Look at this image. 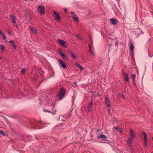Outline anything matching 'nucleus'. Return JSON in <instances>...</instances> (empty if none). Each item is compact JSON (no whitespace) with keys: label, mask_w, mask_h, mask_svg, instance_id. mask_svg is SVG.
Masks as SVG:
<instances>
[{"label":"nucleus","mask_w":153,"mask_h":153,"mask_svg":"<svg viewBox=\"0 0 153 153\" xmlns=\"http://www.w3.org/2000/svg\"><path fill=\"white\" fill-rule=\"evenodd\" d=\"M65 90L64 88H61L58 95L59 100H61L65 96L66 93Z\"/></svg>","instance_id":"nucleus-1"},{"label":"nucleus","mask_w":153,"mask_h":153,"mask_svg":"<svg viewBox=\"0 0 153 153\" xmlns=\"http://www.w3.org/2000/svg\"><path fill=\"white\" fill-rule=\"evenodd\" d=\"M130 137H129L128 140V144L130 145H131L132 143L131 141L134 139V137L135 135L134 134V132L131 129L130 130Z\"/></svg>","instance_id":"nucleus-2"},{"label":"nucleus","mask_w":153,"mask_h":153,"mask_svg":"<svg viewBox=\"0 0 153 153\" xmlns=\"http://www.w3.org/2000/svg\"><path fill=\"white\" fill-rule=\"evenodd\" d=\"M142 134L144 136V145L146 146L147 145V135L145 132H143L142 133Z\"/></svg>","instance_id":"nucleus-3"},{"label":"nucleus","mask_w":153,"mask_h":153,"mask_svg":"<svg viewBox=\"0 0 153 153\" xmlns=\"http://www.w3.org/2000/svg\"><path fill=\"white\" fill-rule=\"evenodd\" d=\"M38 10L41 13H43L45 12V8L43 6H39L38 7Z\"/></svg>","instance_id":"nucleus-4"},{"label":"nucleus","mask_w":153,"mask_h":153,"mask_svg":"<svg viewBox=\"0 0 153 153\" xmlns=\"http://www.w3.org/2000/svg\"><path fill=\"white\" fill-rule=\"evenodd\" d=\"M59 55L64 59H68L67 57H66L63 53H62V50L60 49H59Z\"/></svg>","instance_id":"nucleus-5"},{"label":"nucleus","mask_w":153,"mask_h":153,"mask_svg":"<svg viewBox=\"0 0 153 153\" xmlns=\"http://www.w3.org/2000/svg\"><path fill=\"white\" fill-rule=\"evenodd\" d=\"M41 123L40 122H37L36 123L35 125L36 126H34L33 128H42L41 126Z\"/></svg>","instance_id":"nucleus-6"},{"label":"nucleus","mask_w":153,"mask_h":153,"mask_svg":"<svg viewBox=\"0 0 153 153\" xmlns=\"http://www.w3.org/2000/svg\"><path fill=\"white\" fill-rule=\"evenodd\" d=\"M54 14L56 16V19L58 21H59L60 20L61 17L60 16H59L58 14L55 11H54Z\"/></svg>","instance_id":"nucleus-7"},{"label":"nucleus","mask_w":153,"mask_h":153,"mask_svg":"<svg viewBox=\"0 0 153 153\" xmlns=\"http://www.w3.org/2000/svg\"><path fill=\"white\" fill-rule=\"evenodd\" d=\"M30 28L33 34H37V32L35 28L30 26Z\"/></svg>","instance_id":"nucleus-8"},{"label":"nucleus","mask_w":153,"mask_h":153,"mask_svg":"<svg viewBox=\"0 0 153 153\" xmlns=\"http://www.w3.org/2000/svg\"><path fill=\"white\" fill-rule=\"evenodd\" d=\"M71 13L74 19L75 20L76 22H78L79 21L77 17L76 16L75 14L74 13V12H71Z\"/></svg>","instance_id":"nucleus-9"},{"label":"nucleus","mask_w":153,"mask_h":153,"mask_svg":"<svg viewBox=\"0 0 153 153\" xmlns=\"http://www.w3.org/2000/svg\"><path fill=\"white\" fill-rule=\"evenodd\" d=\"M123 74L124 76L125 77V79L126 81V82H128L129 80L128 78V74L126 73L124 71L123 72Z\"/></svg>","instance_id":"nucleus-10"},{"label":"nucleus","mask_w":153,"mask_h":153,"mask_svg":"<svg viewBox=\"0 0 153 153\" xmlns=\"http://www.w3.org/2000/svg\"><path fill=\"white\" fill-rule=\"evenodd\" d=\"M9 43L14 49H16V45L15 44L14 41L11 40L10 41Z\"/></svg>","instance_id":"nucleus-11"},{"label":"nucleus","mask_w":153,"mask_h":153,"mask_svg":"<svg viewBox=\"0 0 153 153\" xmlns=\"http://www.w3.org/2000/svg\"><path fill=\"white\" fill-rule=\"evenodd\" d=\"M59 62L61 65L62 67L63 68H66V65L65 63L61 59H59Z\"/></svg>","instance_id":"nucleus-12"},{"label":"nucleus","mask_w":153,"mask_h":153,"mask_svg":"<svg viewBox=\"0 0 153 153\" xmlns=\"http://www.w3.org/2000/svg\"><path fill=\"white\" fill-rule=\"evenodd\" d=\"M105 99L106 104L107 105V106L108 107H110L111 105V103L109 100L106 97H105Z\"/></svg>","instance_id":"nucleus-13"},{"label":"nucleus","mask_w":153,"mask_h":153,"mask_svg":"<svg viewBox=\"0 0 153 153\" xmlns=\"http://www.w3.org/2000/svg\"><path fill=\"white\" fill-rule=\"evenodd\" d=\"M92 103H93V102H92V101H91V102L90 103H89V104L88 106V111H91L92 109V107L91 106L92 105Z\"/></svg>","instance_id":"nucleus-14"},{"label":"nucleus","mask_w":153,"mask_h":153,"mask_svg":"<svg viewBox=\"0 0 153 153\" xmlns=\"http://www.w3.org/2000/svg\"><path fill=\"white\" fill-rule=\"evenodd\" d=\"M111 23L113 25H116L117 23V21L114 19H110Z\"/></svg>","instance_id":"nucleus-15"},{"label":"nucleus","mask_w":153,"mask_h":153,"mask_svg":"<svg viewBox=\"0 0 153 153\" xmlns=\"http://www.w3.org/2000/svg\"><path fill=\"white\" fill-rule=\"evenodd\" d=\"M68 53H69L74 58H76V57L75 55L74 54L73 52L70 50L68 51Z\"/></svg>","instance_id":"nucleus-16"},{"label":"nucleus","mask_w":153,"mask_h":153,"mask_svg":"<svg viewBox=\"0 0 153 153\" xmlns=\"http://www.w3.org/2000/svg\"><path fill=\"white\" fill-rule=\"evenodd\" d=\"M97 137L98 138H101L102 139L105 140L106 138V136L105 135L102 134L98 136Z\"/></svg>","instance_id":"nucleus-17"},{"label":"nucleus","mask_w":153,"mask_h":153,"mask_svg":"<svg viewBox=\"0 0 153 153\" xmlns=\"http://www.w3.org/2000/svg\"><path fill=\"white\" fill-rule=\"evenodd\" d=\"M75 65L77 67L79 68L81 70H82L83 69V68L82 66L79 64L78 63H76L75 64Z\"/></svg>","instance_id":"nucleus-18"},{"label":"nucleus","mask_w":153,"mask_h":153,"mask_svg":"<svg viewBox=\"0 0 153 153\" xmlns=\"http://www.w3.org/2000/svg\"><path fill=\"white\" fill-rule=\"evenodd\" d=\"M58 42L60 43L61 45H63L65 44V42L63 40H62L58 39Z\"/></svg>","instance_id":"nucleus-19"},{"label":"nucleus","mask_w":153,"mask_h":153,"mask_svg":"<svg viewBox=\"0 0 153 153\" xmlns=\"http://www.w3.org/2000/svg\"><path fill=\"white\" fill-rule=\"evenodd\" d=\"M132 78L133 79V84H134L135 83V77L136 76L135 74H131V75Z\"/></svg>","instance_id":"nucleus-20"},{"label":"nucleus","mask_w":153,"mask_h":153,"mask_svg":"<svg viewBox=\"0 0 153 153\" xmlns=\"http://www.w3.org/2000/svg\"><path fill=\"white\" fill-rule=\"evenodd\" d=\"M115 128L117 130V131H118L119 132H122V131L121 129V128L119 126H116L115 127Z\"/></svg>","instance_id":"nucleus-21"},{"label":"nucleus","mask_w":153,"mask_h":153,"mask_svg":"<svg viewBox=\"0 0 153 153\" xmlns=\"http://www.w3.org/2000/svg\"><path fill=\"white\" fill-rule=\"evenodd\" d=\"M130 45H131V46H130V49L131 51H132L133 50H134V47L132 42L130 43Z\"/></svg>","instance_id":"nucleus-22"},{"label":"nucleus","mask_w":153,"mask_h":153,"mask_svg":"<svg viewBox=\"0 0 153 153\" xmlns=\"http://www.w3.org/2000/svg\"><path fill=\"white\" fill-rule=\"evenodd\" d=\"M0 48L2 51H4V46L2 45H0Z\"/></svg>","instance_id":"nucleus-23"},{"label":"nucleus","mask_w":153,"mask_h":153,"mask_svg":"<svg viewBox=\"0 0 153 153\" xmlns=\"http://www.w3.org/2000/svg\"><path fill=\"white\" fill-rule=\"evenodd\" d=\"M77 37L79 39L81 40H82V38L81 37V36H80V35L79 34H77L76 35Z\"/></svg>","instance_id":"nucleus-24"},{"label":"nucleus","mask_w":153,"mask_h":153,"mask_svg":"<svg viewBox=\"0 0 153 153\" xmlns=\"http://www.w3.org/2000/svg\"><path fill=\"white\" fill-rule=\"evenodd\" d=\"M120 97H121L123 99H124L125 98L124 95L123 94H120Z\"/></svg>","instance_id":"nucleus-25"},{"label":"nucleus","mask_w":153,"mask_h":153,"mask_svg":"<svg viewBox=\"0 0 153 153\" xmlns=\"http://www.w3.org/2000/svg\"><path fill=\"white\" fill-rule=\"evenodd\" d=\"M2 35L3 36V39H5L6 38V36H5V34L4 33Z\"/></svg>","instance_id":"nucleus-26"},{"label":"nucleus","mask_w":153,"mask_h":153,"mask_svg":"<svg viewBox=\"0 0 153 153\" xmlns=\"http://www.w3.org/2000/svg\"><path fill=\"white\" fill-rule=\"evenodd\" d=\"M0 134H1L3 135H4V132L3 131L0 130Z\"/></svg>","instance_id":"nucleus-27"},{"label":"nucleus","mask_w":153,"mask_h":153,"mask_svg":"<svg viewBox=\"0 0 153 153\" xmlns=\"http://www.w3.org/2000/svg\"><path fill=\"white\" fill-rule=\"evenodd\" d=\"M90 53H91V55H93V56H95V54H94V52L93 51H90Z\"/></svg>","instance_id":"nucleus-28"},{"label":"nucleus","mask_w":153,"mask_h":153,"mask_svg":"<svg viewBox=\"0 0 153 153\" xmlns=\"http://www.w3.org/2000/svg\"><path fill=\"white\" fill-rule=\"evenodd\" d=\"M7 32L9 34H10V35L11 34V32L9 29L7 30Z\"/></svg>","instance_id":"nucleus-29"},{"label":"nucleus","mask_w":153,"mask_h":153,"mask_svg":"<svg viewBox=\"0 0 153 153\" xmlns=\"http://www.w3.org/2000/svg\"><path fill=\"white\" fill-rule=\"evenodd\" d=\"M25 69H22L21 71V73H23L25 72Z\"/></svg>","instance_id":"nucleus-30"},{"label":"nucleus","mask_w":153,"mask_h":153,"mask_svg":"<svg viewBox=\"0 0 153 153\" xmlns=\"http://www.w3.org/2000/svg\"><path fill=\"white\" fill-rule=\"evenodd\" d=\"M10 17L12 19H15V16L13 15H12L10 16Z\"/></svg>","instance_id":"nucleus-31"},{"label":"nucleus","mask_w":153,"mask_h":153,"mask_svg":"<svg viewBox=\"0 0 153 153\" xmlns=\"http://www.w3.org/2000/svg\"><path fill=\"white\" fill-rule=\"evenodd\" d=\"M12 22L13 23H14V24L16 23V22L15 20V19H12Z\"/></svg>","instance_id":"nucleus-32"},{"label":"nucleus","mask_w":153,"mask_h":153,"mask_svg":"<svg viewBox=\"0 0 153 153\" xmlns=\"http://www.w3.org/2000/svg\"><path fill=\"white\" fill-rule=\"evenodd\" d=\"M89 51H91L92 50H91V45L90 44L89 45Z\"/></svg>","instance_id":"nucleus-33"},{"label":"nucleus","mask_w":153,"mask_h":153,"mask_svg":"<svg viewBox=\"0 0 153 153\" xmlns=\"http://www.w3.org/2000/svg\"><path fill=\"white\" fill-rule=\"evenodd\" d=\"M131 53L132 56L133 55H134V51L133 50L132 51H131Z\"/></svg>","instance_id":"nucleus-34"},{"label":"nucleus","mask_w":153,"mask_h":153,"mask_svg":"<svg viewBox=\"0 0 153 153\" xmlns=\"http://www.w3.org/2000/svg\"><path fill=\"white\" fill-rule=\"evenodd\" d=\"M4 33L0 30V34H1V35H2Z\"/></svg>","instance_id":"nucleus-35"},{"label":"nucleus","mask_w":153,"mask_h":153,"mask_svg":"<svg viewBox=\"0 0 153 153\" xmlns=\"http://www.w3.org/2000/svg\"><path fill=\"white\" fill-rule=\"evenodd\" d=\"M64 11L65 12H66L67 11V9L66 8H64Z\"/></svg>","instance_id":"nucleus-36"},{"label":"nucleus","mask_w":153,"mask_h":153,"mask_svg":"<svg viewBox=\"0 0 153 153\" xmlns=\"http://www.w3.org/2000/svg\"><path fill=\"white\" fill-rule=\"evenodd\" d=\"M118 44V43L117 42H115V45H117Z\"/></svg>","instance_id":"nucleus-37"},{"label":"nucleus","mask_w":153,"mask_h":153,"mask_svg":"<svg viewBox=\"0 0 153 153\" xmlns=\"http://www.w3.org/2000/svg\"><path fill=\"white\" fill-rule=\"evenodd\" d=\"M74 85H75L76 86V82H74Z\"/></svg>","instance_id":"nucleus-38"},{"label":"nucleus","mask_w":153,"mask_h":153,"mask_svg":"<svg viewBox=\"0 0 153 153\" xmlns=\"http://www.w3.org/2000/svg\"><path fill=\"white\" fill-rule=\"evenodd\" d=\"M109 46H111V45H110V44H109Z\"/></svg>","instance_id":"nucleus-39"},{"label":"nucleus","mask_w":153,"mask_h":153,"mask_svg":"<svg viewBox=\"0 0 153 153\" xmlns=\"http://www.w3.org/2000/svg\"><path fill=\"white\" fill-rule=\"evenodd\" d=\"M30 19H29V20H30V21H31V20H30Z\"/></svg>","instance_id":"nucleus-40"},{"label":"nucleus","mask_w":153,"mask_h":153,"mask_svg":"<svg viewBox=\"0 0 153 153\" xmlns=\"http://www.w3.org/2000/svg\"><path fill=\"white\" fill-rule=\"evenodd\" d=\"M47 111L48 112H49V111H48V110H47Z\"/></svg>","instance_id":"nucleus-41"},{"label":"nucleus","mask_w":153,"mask_h":153,"mask_svg":"<svg viewBox=\"0 0 153 153\" xmlns=\"http://www.w3.org/2000/svg\"><path fill=\"white\" fill-rule=\"evenodd\" d=\"M152 140H153V137L152 138Z\"/></svg>","instance_id":"nucleus-42"}]
</instances>
